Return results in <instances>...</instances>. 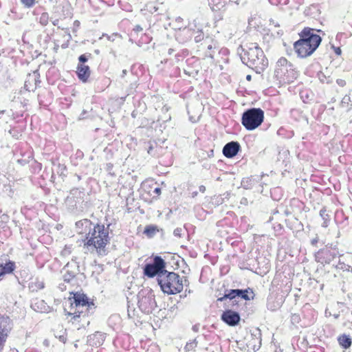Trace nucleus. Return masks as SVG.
<instances>
[{"instance_id":"1","label":"nucleus","mask_w":352,"mask_h":352,"mask_svg":"<svg viewBox=\"0 0 352 352\" xmlns=\"http://www.w3.org/2000/svg\"><path fill=\"white\" fill-rule=\"evenodd\" d=\"M320 31L307 27L299 33V40L294 43V50L299 57L306 58L316 50L322 41V38L316 34V32Z\"/></svg>"},{"instance_id":"2","label":"nucleus","mask_w":352,"mask_h":352,"mask_svg":"<svg viewBox=\"0 0 352 352\" xmlns=\"http://www.w3.org/2000/svg\"><path fill=\"white\" fill-rule=\"evenodd\" d=\"M240 54L241 61L257 74H261L268 65V60L264 53L256 43H250L242 48Z\"/></svg>"},{"instance_id":"3","label":"nucleus","mask_w":352,"mask_h":352,"mask_svg":"<svg viewBox=\"0 0 352 352\" xmlns=\"http://www.w3.org/2000/svg\"><path fill=\"white\" fill-rule=\"evenodd\" d=\"M109 241L108 228L104 225L96 224L86 234V242L84 247L89 252L96 250L99 254H104V248Z\"/></svg>"},{"instance_id":"4","label":"nucleus","mask_w":352,"mask_h":352,"mask_svg":"<svg viewBox=\"0 0 352 352\" xmlns=\"http://www.w3.org/2000/svg\"><path fill=\"white\" fill-rule=\"evenodd\" d=\"M71 311H67L65 309V315L72 316V320L74 322L78 318H84L92 314L96 309V305L86 294L76 292L72 298H69Z\"/></svg>"},{"instance_id":"5","label":"nucleus","mask_w":352,"mask_h":352,"mask_svg":"<svg viewBox=\"0 0 352 352\" xmlns=\"http://www.w3.org/2000/svg\"><path fill=\"white\" fill-rule=\"evenodd\" d=\"M162 290L167 294H175L182 291L184 281L180 276L175 272H166L160 276L158 282Z\"/></svg>"},{"instance_id":"6","label":"nucleus","mask_w":352,"mask_h":352,"mask_svg":"<svg viewBox=\"0 0 352 352\" xmlns=\"http://www.w3.org/2000/svg\"><path fill=\"white\" fill-rule=\"evenodd\" d=\"M264 111L260 108H250L243 112L241 118L243 126L248 131L258 128L263 122Z\"/></svg>"},{"instance_id":"7","label":"nucleus","mask_w":352,"mask_h":352,"mask_svg":"<svg viewBox=\"0 0 352 352\" xmlns=\"http://www.w3.org/2000/svg\"><path fill=\"white\" fill-rule=\"evenodd\" d=\"M144 276L148 278H153L157 276V283L160 281V276L164 275L166 272V263L160 256H155L153 258V263H146L144 268Z\"/></svg>"},{"instance_id":"8","label":"nucleus","mask_w":352,"mask_h":352,"mask_svg":"<svg viewBox=\"0 0 352 352\" xmlns=\"http://www.w3.org/2000/svg\"><path fill=\"white\" fill-rule=\"evenodd\" d=\"M138 305L145 314L151 313L156 307L155 295L151 289H142L138 294Z\"/></svg>"},{"instance_id":"9","label":"nucleus","mask_w":352,"mask_h":352,"mask_svg":"<svg viewBox=\"0 0 352 352\" xmlns=\"http://www.w3.org/2000/svg\"><path fill=\"white\" fill-rule=\"evenodd\" d=\"M254 292L250 288H248L246 289H226L224 295L222 297L219 298L217 300L220 302H223L227 299L235 300V298H239L245 300H250L251 299H254Z\"/></svg>"},{"instance_id":"10","label":"nucleus","mask_w":352,"mask_h":352,"mask_svg":"<svg viewBox=\"0 0 352 352\" xmlns=\"http://www.w3.org/2000/svg\"><path fill=\"white\" fill-rule=\"evenodd\" d=\"M316 261L322 265L331 264L337 257L340 258L339 251L336 248H329L320 250L315 255Z\"/></svg>"},{"instance_id":"11","label":"nucleus","mask_w":352,"mask_h":352,"mask_svg":"<svg viewBox=\"0 0 352 352\" xmlns=\"http://www.w3.org/2000/svg\"><path fill=\"white\" fill-rule=\"evenodd\" d=\"M85 192L83 190L73 188L70 190L69 195L65 199V205L67 208L73 211L77 208L78 204L84 201Z\"/></svg>"},{"instance_id":"12","label":"nucleus","mask_w":352,"mask_h":352,"mask_svg":"<svg viewBox=\"0 0 352 352\" xmlns=\"http://www.w3.org/2000/svg\"><path fill=\"white\" fill-rule=\"evenodd\" d=\"M221 318L225 323L232 327L237 325L241 319L238 312L230 309L224 311Z\"/></svg>"},{"instance_id":"13","label":"nucleus","mask_w":352,"mask_h":352,"mask_svg":"<svg viewBox=\"0 0 352 352\" xmlns=\"http://www.w3.org/2000/svg\"><path fill=\"white\" fill-rule=\"evenodd\" d=\"M241 148L240 144L238 142H230L223 146V154L227 158H232L237 155Z\"/></svg>"},{"instance_id":"14","label":"nucleus","mask_w":352,"mask_h":352,"mask_svg":"<svg viewBox=\"0 0 352 352\" xmlns=\"http://www.w3.org/2000/svg\"><path fill=\"white\" fill-rule=\"evenodd\" d=\"M12 329V320L8 316H0V336L8 337Z\"/></svg>"},{"instance_id":"15","label":"nucleus","mask_w":352,"mask_h":352,"mask_svg":"<svg viewBox=\"0 0 352 352\" xmlns=\"http://www.w3.org/2000/svg\"><path fill=\"white\" fill-rule=\"evenodd\" d=\"M76 74L78 78L81 81L84 82H87L90 76L89 67L88 65H85L83 64H78L77 67Z\"/></svg>"},{"instance_id":"16","label":"nucleus","mask_w":352,"mask_h":352,"mask_svg":"<svg viewBox=\"0 0 352 352\" xmlns=\"http://www.w3.org/2000/svg\"><path fill=\"white\" fill-rule=\"evenodd\" d=\"M69 265H73L74 267H75V270H69L68 269V271L65 270L66 272L63 275V280L64 281L67 283L70 282V280H72L80 271L79 265L78 263L76 261V260L72 259L69 263Z\"/></svg>"},{"instance_id":"17","label":"nucleus","mask_w":352,"mask_h":352,"mask_svg":"<svg viewBox=\"0 0 352 352\" xmlns=\"http://www.w3.org/2000/svg\"><path fill=\"white\" fill-rule=\"evenodd\" d=\"M104 334L101 332H96L88 337L87 342L91 346H100L104 341Z\"/></svg>"},{"instance_id":"18","label":"nucleus","mask_w":352,"mask_h":352,"mask_svg":"<svg viewBox=\"0 0 352 352\" xmlns=\"http://www.w3.org/2000/svg\"><path fill=\"white\" fill-rule=\"evenodd\" d=\"M92 223L87 219L80 220L76 223V227L79 233H83L91 229Z\"/></svg>"},{"instance_id":"19","label":"nucleus","mask_w":352,"mask_h":352,"mask_svg":"<svg viewBox=\"0 0 352 352\" xmlns=\"http://www.w3.org/2000/svg\"><path fill=\"white\" fill-rule=\"evenodd\" d=\"M21 157L18 158L16 162L21 166H25L28 164L30 160L32 159V152L29 150L25 151V153H21Z\"/></svg>"},{"instance_id":"20","label":"nucleus","mask_w":352,"mask_h":352,"mask_svg":"<svg viewBox=\"0 0 352 352\" xmlns=\"http://www.w3.org/2000/svg\"><path fill=\"white\" fill-rule=\"evenodd\" d=\"M209 1V5L211 8V9L214 11H218L221 10L222 8H223L227 3V0H208Z\"/></svg>"},{"instance_id":"21","label":"nucleus","mask_w":352,"mask_h":352,"mask_svg":"<svg viewBox=\"0 0 352 352\" xmlns=\"http://www.w3.org/2000/svg\"><path fill=\"white\" fill-rule=\"evenodd\" d=\"M338 341L339 344L345 349H349L351 346V344H352V340H351V337L346 334H342V335L340 336L338 338Z\"/></svg>"},{"instance_id":"22","label":"nucleus","mask_w":352,"mask_h":352,"mask_svg":"<svg viewBox=\"0 0 352 352\" xmlns=\"http://www.w3.org/2000/svg\"><path fill=\"white\" fill-rule=\"evenodd\" d=\"M0 267H2L0 274L1 276L5 274L12 273L15 269V263L13 261H9L4 265L3 264H0Z\"/></svg>"},{"instance_id":"23","label":"nucleus","mask_w":352,"mask_h":352,"mask_svg":"<svg viewBox=\"0 0 352 352\" xmlns=\"http://www.w3.org/2000/svg\"><path fill=\"white\" fill-rule=\"evenodd\" d=\"M32 307L34 310H36L37 311H41V312L45 311L47 310V308H46V306H45V303L42 300H37L36 302L33 303L32 305Z\"/></svg>"},{"instance_id":"24","label":"nucleus","mask_w":352,"mask_h":352,"mask_svg":"<svg viewBox=\"0 0 352 352\" xmlns=\"http://www.w3.org/2000/svg\"><path fill=\"white\" fill-rule=\"evenodd\" d=\"M320 216L324 220L322 226L327 228L328 226V222L330 220V216L327 213V210L324 207L320 210Z\"/></svg>"},{"instance_id":"25","label":"nucleus","mask_w":352,"mask_h":352,"mask_svg":"<svg viewBox=\"0 0 352 352\" xmlns=\"http://www.w3.org/2000/svg\"><path fill=\"white\" fill-rule=\"evenodd\" d=\"M157 227L154 226H147L144 231V233L148 237H152L157 232Z\"/></svg>"},{"instance_id":"26","label":"nucleus","mask_w":352,"mask_h":352,"mask_svg":"<svg viewBox=\"0 0 352 352\" xmlns=\"http://www.w3.org/2000/svg\"><path fill=\"white\" fill-rule=\"evenodd\" d=\"M49 14L47 12H43L38 19V23L42 26H46L49 23Z\"/></svg>"},{"instance_id":"27","label":"nucleus","mask_w":352,"mask_h":352,"mask_svg":"<svg viewBox=\"0 0 352 352\" xmlns=\"http://www.w3.org/2000/svg\"><path fill=\"white\" fill-rule=\"evenodd\" d=\"M341 105L342 107H346L351 105L352 106V98L350 95H345L341 101Z\"/></svg>"},{"instance_id":"28","label":"nucleus","mask_w":352,"mask_h":352,"mask_svg":"<svg viewBox=\"0 0 352 352\" xmlns=\"http://www.w3.org/2000/svg\"><path fill=\"white\" fill-rule=\"evenodd\" d=\"M55 336L63 343H65L67 341V334L65 329L60 331L59 333L55 334Z\"/></svg>"},{"instance_id":"29","label":"nucleus","mask_w":352,"mask_h":352,"mask_svg":"<svg viewBox=\"0 0 352 352\" xmlns=\"http://www.w3.org/2000/svg\"><path fill=\"white\" fill-rule=\"evenodd\" d=\"M197 342L196 339H194L193 340L187 342L184 349L186 351H190L193 350L197 346Z\"/></svg>"},{"instance_id":"30","label":"nucleus","mask_w":352,"mask_h":352,"mask_svg":"<svg viewBox=\"0 0 352 352\" xmlns=\"http://www.w3.org/2000/svg\"><path fill=\"white\" fill-rule=\"evenodd\" d=\"M195 34L196 35L195 36L194 40L196 43H199L204 39V34L201 30L196 32Z\"/></svg>"},{"instance_id":"31","label":"nucleus","mask_w":352,"mask_h":352,"mask_svg":"<svg viewBox=\"0 0 352 352\" xmlns=\"http://www.w3.org/2000/svg\"><path fill=\"white\" fill-rule=\"evenodd\" d=\"M21 3L28 8H32L35 4V0H21Z\"/></svg>"},{"instance_id":"32","label":"nucleus","mask_w":352,"mask_h":352,"mask_svg":"<svg viewBox=\"0 0 352 352\" xmlns=\"http://www.w3.org/2000/svg\"><path fill=\"white\" fill-rule=\"evenodd\" d=\"M335 267L336 269H339V270H349V266L348 265H346L342 261H341L340 258H339V261L338 263V264H336L335 265Z\"/></svg>"},{"instance_id":"33","label":"nucleus","mask_w":352,"mask_h":352,"mask_svg":"<svg viewBox=\"0 0 352 352\" xmlns=\"http://www.w3.org/2000/svg\"><path fill=\"white\" fill-rule=\"evenodd\" d=\"M7 338L8 337L0 336V352L3 349Z\"/></svg>"},{"instance_id":"34","label":"nucleus","mask_w":352,"mask_h":352,"mask_svg":"<svg viewBox=\"0 0 352 352\" xmlns=\"http://www.w3.org/2000/svg\"><path fill=\"white\" fill-rule=\"evenodd\" d=\"M79 64H83L88 60V57L86 54H82L78 57Z\"/></svg>"},{"instance_id":"35","label":"nucleus","mask_w":352,"mask_h":352,"mask_svg":"<svg viewBox=\"0 0 352 352\" xmlns=\"http://www.w3.org/2000/svg\"><path fill=\"white\" fill-rule=\"evenodd\" d=\"M183 229L182 228H177L173 231L174 236L177 237H181L182 234Z\"/></svg>"},{"instance_id":"36","label":"nucleus","mask_w":352,"mask_h":352,"mask_svg":"<svg viewBox=\"0 0 352 352\" xmlns=\"http://www.w3.org/2000/svg\"><path fill=\"white\" fill-rule=\"evenodd\" d=\"M277 63H278V65L284 66V65H286L288 63V62H287V60L285 58H280L278 60Z\"/></svg>"},{"instance_id":"37","label":"nucleus","mask_w":352,"mask_h":352,"mask_svg":"<svg viewBox=\"0 0 352 352\" xmlns=\"http://www.w3.org/2000/svg\"><path fill=\"white\" fill-rule=\"evenodd\" d=\"M118 34H113L111 35H108V34H102V36H106L107 38L110 41H114V37L118 36Z\"/></svg>"},{"instance_id":"38","label":"nucleus","mask_w":352,"mask_h":352,"mask_svg":"<svg viewBox=\"0 0 352 352\" xmlns=\"http://www.w3.org/2000/svg\"><path fill=\"white\" fill-rule=\"evenodd\" d=\"M336 82L340 87H344L346 85V81L343 79H337Z\"/></svg>"},{"instance_id":"39","label":"nucleus","mask_w":352,"mask_h":352,"mask_svg":"<svg viewBox=\"0 0 352 352\" xmlns=\"http://www.w3.org/2000/svg\"><path fill=\"white\" fill-rule=\"evenodd\" d=\"M332 48L334 50V52L337 55L341 54L342 51L339 47H335L334 45H332Z\"/></svg>"},{"instance_id":"40","label":"nucleus","mask_w":352,"mask_h":352,"mask_svg":"<svg viewBox=\"0 0 352 352\" xmlns=\"http://www.w3.org/2000/svg\"><path fill=\"white\" fill-rule=\"evenodd\" d=\"M230 301V304L228 305V306H232V307H234L235 305H238V300H237V298H235V300H229Z\"/></svg>"},{"instance_id":"41","label":"nucleus","mask_w":352,"mask_h":352,"mask_svg":"<svg viewBox=\"0 0 352 352\" xmlns=\"http://www.w3.org/2000/svg\"><path fill=\"white\" fill-rule=\"evenodd\" d=\"M69 263L70 262H68L67 264L64 267V270H67L68 271V269L69 270H75V267H74L73 265H69Z\"/></svg>"},{"instance_id":"42","label":"nucleus","mask_w":352,"mask_h":352,"mask_svg":"<svg viewBox=\"0 0 352 352\" xmlns=\"http://www.w3.org/2000/svg\"><path fill=\"white\" fill-rule=\"evenodd\" d=\"M142 30V28L140 25H135V27L133 28V31L135 32H141Z\"/></svg>"},{"instance_id":"43","label":"nucleus","mask_w":352,"mask_h":352,"mask_svg":"<svg viewBox=\"0 0 352 352\" xmlns=\"http://www.w3.org/2000/svg\"><path fill=\"white\" fill-rule=\"evenodd\" d=\"M270 25H274V27H279L280 25L278 22L275 21L274 19H270Z\"/></svg>"},{"instance_id":"44","label":"nucleus","mask_w":352,"mask_h":352,"mask_svg":"<svg viewBox=\"0 0 352 352\" xmlns=\"http://www.w3.org/2000/svg\"><path fill=\"white\" fill-rule=\"evenodd\" d=\"M153 144H150V146H148V149H147V152L148 154L150 155H153Z\"/></svg>"},{"instance_id":"45","label":"nucleus","mask_w":352,"mask_h":352,"mask_svg":"<svg viewBox=\"0 0 352 352\" xmlns=\"http://www.w3.org/2000/svg\"><path fill=\"white\" fill-rule=\"evenodd\" d=\"M192 329L193 331L195 332H198L199 331V324H195L192 326Z\"/></svg>"},{"instance_id":"46","label":"nucleus","mask_w":352,"mask_h":352,"mask_svg":"<svg viewBox=\"0 0 352 352\" xmlns=\"http://www.w3.org/2000/svg\"><path fill=\"white\" fill-rule=\"evenodd\" d=\"M58 22H59V20L58 19H55V20H53L52 21V24L55 26H58V28H60V26H58Z\"/></svg>"},{"instance_id":"47","label":"nucleus","mask_w":352,"mask_h":352,"mask_svg":"<svg viewBox=\"0 0 352 352\" xmlns=\"http://www.w3.org/2000/svg\"><path fill=\"white\" fill-rule=\"evenodd\" d=\"M155 194H157V195H160L161 194V189L160 188H155L154 189V191H153Z\"/></svg>"},{"instance_id":"48","label":"nucleus","mask_w":352,"mask_h":352,"mask_svg":"<svg viewBox=\"0 0 352 352\" xmlns=\"http://www.w3.org/2000/svg\"><path fill=\"white\" fill-rule=\"evenodd\" d=\"M199 190L201 192L204 193L205 191H206V187L203 185H201L199 187Z\"/></svg>"},{"instance_id":"49","label":"nucleus","mask_w":352,"mask_h":352,"mask_svg":"<svg viewBox=\"0 0 352 352\" xmlns=\"http://www.w3.org/2000/svg\"><path fill=\"white\" fill-rule=\"evenodd\" d=\"M65 30H66V33H67V41H69L72 38V36H71L70 33L69 32V30L67 28H66Z\"/></svg>"},{"instance_id":"50","label":"nucleus","mask_w":352,"mask_h":352,"mask_svg":"<svg viewBox=\"0 0 352 352\" xmlns=\"http://www.w3.org/2000/svg\"><path fill=\"white\" fill-rule=\"evenodd\" d=\"M10 133L12 134L13 136H17L16 134H15V132L16 131L15 130H10Z\"/></svg>"},{"instance_id":"51","label":"nucleus","mask_w":352,"mask_h":352,"mask_svg":"<svg viewBox=\"0 0 352 352\" xmlns=\"http://www.w3.org/2000/svg\"><path fill=\"white\" fill-rule=\"evenodd\" d=\"M173 52H174V50H173V49H172V48H170V49H168V54L169 55H171V54L173 53Z\"/></svg>"},{"instance_id":"52","label":"nucleus","mask_w":352,"mask_h":352,"mask_svg":"<svg viewBox=\"0 0 352 352\" xmlns=\"http://www.w3.org/2000/svg\"><path fill=\"white\" fill-rule=\"evenodd\" d=\"M74 25H75V26L78 27V26L80 25V22H79V21L76 20V21H74Z\"/></svg>"},{"instance_id":"53","label":"nucleus","mask_w":352,"mask_h":352,"mask_svg":"<svg viewBox=\"0 0 352 352\" xmlns=\"http://www.w3.org/2000/svg\"><path fill=\"white\" fill-rule=\"evenodd\" d=\"M127 71L126 69H123L122 72V77H124V76L126 74Z\"/></svg>"},{"instance_id":"54","label":"nucleus","mask_w":352,"mask_h":352,"mask_svg":"<svg viewBox=\"0 0 352 352\" xmlns=\"http://www.w3.org/2000/svg\"><path fill=\"white\" fill-rule=\"evenodd\" d=\"M43 344H44L45 346H47L49 345V342H48V340H45L43 341Z\"/></svg>"},{"instance_id":"55","label":"nucleus","mask_w":352,"mask_h":352,"mask_svg":"<svg viewBox=\"0 0 352 352\" xmlns=\"http://www.w3.org/2000/svg\"><path fill=\"white\" fill-rule=\"evenodd\" d=\"M206 56L210 57V58H213V54L212 53H210V52L207 53Z\"/></svg>"},{"instance_id":"56","label":"nucleus","mask_w":352,"mask_h":352,"mask_svg":"<svg viewBox=\"0 0 352 352\" xmlns=\"http://www.w3.org/2000/svg\"><path fill=\"white\" fill-rule=\"evenodd\" d=\"M251 79H252L251 75H247L246 76V80H247L250 81V80H251Z\"/></svg>"},{"instance_id":"57","label":"nucleus","mask_w":352,"mask_h":352,"mask_svg":"<svg viewBox=\"0 0 352 352\" xmlns=\"http://www.w3.org/2000/svg\"><path fill=\"white\" fill-rule=\"evenodd\" d=\"M197 195V191H195V192H192V197H195Z\"/></svg>"},{"instance_id":"58","label":"nucleus","mask_w":352,"mask_h":352,"mask_svg":"<svg viewBox=\"0 0 352 352\" xmlns=\"http://www.w3.org/2000/svg\"><path fill=\"white\" fill-rule=\"evenodd\" d=\"M318 240L317 239H313L312 241H311V243L313 245L316 244L317 243Z\"/></svg>"},{"instance_id":"59","label":"nucleus","mask_w":352,"mask_h":352,"mask_svg":"<svg viewBox=\"0 0 352 352\" xmlns=\"http://www.w3.org/2000/svg\"><path fill=\"white\" fill-rule=\"evenodd\" d=\"M207 48H208V50H211L212 49V45H208Z\"/></svg>"},{"instance_id":"60","label":"nucleus","mask_w":352,"mask_h":352,"mask_svg":"<svg viewBox=\"0 0 352 352\" xmlns=\"http://www.w3.org/2000/svg\"><path fill=\"white\" fill-rule=\"evenodd\" d=\"M261 344V339L259 338V340H258V346L257 349H258V348L260 347Z\"/></svg>"},{"instance_id":"61","label":"nucleus","mask_w":352,"mask_h":352,"mask_svg":"<svg viewBox=\"0 0 352 352\" xmlns=\"http://www.w3.org/2000/svg\"><path fill=\"white\" fill-rule=\"evenodd\" d=\"M268 308L271 310H274L275 308H272V307H270V305H268Z\"/></svg>"},{"instance_id":"62","label":"nucleus","mask_w":352,"mask_h":352,"mask_svg":"<svg viewBox=\"0 0 352 352\" xmlns=\"http://www.w3.org/2000/svg\"><path fill=\"white\" fill-rule=\"evenodd\" d=\"M35 84H36L37 81L39 82L36 78H34Z\"/></svg>"},{"instance_id":"63","label":"nucleus","mask_w":352,"mask_h":352,"mask_svg":"<svg viewBox=\"0 0 352 352\" xmlns=\"http://www.w3.org/2000/svg\"><path fill=\"white\" fill-rule=\"evenodd\" d=\"M184 278V283H186L188 282L187 279L186 278V277H183Z\"/></svg>"},{"instance_id":"64","label":"nucleus","mask_w":352,"mask_h":352,"mask_svg":"<svg viewBox=\"0 0 352 352\" xmlns=\"http://www.w3.org/2000/svg\"><path fill=\"white\" fill-rule=\"evenodd\" d=\"M95 52H96V54H98V53H99V50H95Z\"/></svg>"}]
</instances>
